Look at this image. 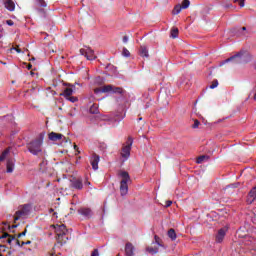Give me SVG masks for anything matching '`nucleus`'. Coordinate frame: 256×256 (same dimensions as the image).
I'll return each instance as SVG.
<instances>
[{
  "label": "nucleus",
  "mask_w": 256,
  "mask_h": 256,
  "mask_svg": "<svg viewBox=\"0 0 256 256\" xmlns=\"http://www.w3.org/2000/svg\"><path fill=\"white\" fill-rule=\"evenodd\" d=\"M123 43H127V41H129V37L127 36H124L123 39H122Z\"/></svg>",
  "instance_id": "nucleus-44"
},
{
  "label": "nucleus",
  "mask_w": 256,
  "mask_h": 256,
  "mask_svg": "<svg viewBox=\"0 0 256 256\" xmlns=\"http://www.w3.org/2000/svg\"><path fill=\"white\" fill-rule=\"evenodd\" d=\"M204 161H209V156L207 155L199 156L196 160V163H198V165H201V163H203Z\"/></svg>",
  "instance_id": "nucleus-23"
},
{
  "label": "nucleus",
  "mask_w": 256,
  "mask_h": 256,
  "mask_svg": "<svg viewBox=\"0 0 256 256\" xmlns=\"http://www.w3.org/2000/svg\"><path fill=\"white\" fill-rule=\"evenodd\" d=\"M39 12H40V13H45V10L40 9Z\"/></svg>",
  "instance_id": "nucleus-49"
},
{
  "label": "nucleus",
  "mask_w": 256,
  "mask_h": 256,
  "mask_svg": "<svg viewBox=\"0 0 256 256\" xmlns=\"http://www.w3.org/2000/svg\"><path fill=\"white\" fill-rule=\"evenodd\" d=\"M97 93H114L115 95H123V93H125V90L122 87L105 85L97 88Z\"/></svg>",
  "instance_id": "nucleus-7"
},
{
  "label": "nucleus",
  "mask_w": 256,
  "mask_h": 256,
  "mask_svg": "<svg viewBox=\"0 0 256 256\" xmlns=\"http://www.w3.org/2000/svg\"><path fill=\"white\" fill-rule=\"evenodd\" d=\"M90 163L92 165V169L97 171V154H93V156L90 158Z\"/></svg>",
  "instance_id": "nucleus-18"
},
{
  "label": "nucleus",
  "mask_w": 256,
  "mask_h": 256,
  "mask_svg": "<svg viewBox=\"0 0 256 256\" xmlns=\"http://www.w3.org/2000/svg\"><path fill=\"white\" fill-rule=\"evenodd\" d=\"M97 163H99V156H97Z\"/></svg>",
  "instance_id": "nucleus-52"
},
{
  "label": "nucleus",
  "mask_w": 256,
  "mask_h": 256,
  "mask_svg": "<svg viewBox=\"0 0 256 256\" xmlns=\"http://www.w3.org/2000/svg\"><path fill=\"white\" fill-rule=\"evenodd\" d=\"M9 151H10L9 148H7L2 152V154L0 155V163H2V161H5V159H7V156L9 155Z\"/></svg>",
  "instance_id": "nucleus-26"
},
{
  "label": "nucleus",
  "mask_w": 256,
  "mask_h": 256,
  "mask_svg": "<svg viewBox=\"0 0 256 256\" xmlns=\"http://www.w3.org/2000/svg\"><path fill=\"white\" fill-rule=\"evenodd\" d=\"M191 5V1L189 0H183L182 1V5H180L182 7V9H189V6Z\"/></svg>",
  "instance_id": "nucleus-30"
},
{
  "label": "nucleus",
  "mask_w": 256,
  "mask_h": 256,
  "mask_svg": "<svg viewBox=\"0 0 256 256\" xmlns=\"http://www.w3.org/2000/svg\"><path fill=\"white\" fill-rule=\"evenodd\" d=\"M171 205H173V201L171 200L166 201L165 207H171Z\"/></svg>",
  "instance_id": "nucleus-40"
},
{
  "label": "nucleus",
  "mask_w": 256,
  "mask_h": 256,
  "mask_svg": "<svg viewBox=\"0 0 256 256\" xmlns=\"http://www.w3.org/2000/svg\"><path fill=\"white\" fill-rule=\"evenodd\" d=\"M98 147L100 151H105V149H107V144H105L104 142H101L98 144Z\"/></svg>",
  "instance_id": "nucleus-33"
},
{
  "label": "nucleus",
  "mask_w": 256,
  "mask_h": 256,
  "mask_svg": "<svg viewBox=\"0 0 256 256\" xmlns=\"http://www.w3.org/2000/svg\"><path fill=\"white\" fill-rule=\"evenodd\" d=\"M225 235H227V228L219 229L218 233L216 234V243H223Z\"/></svg>",
  "instance_id": "nucleus-10"
},
{
  "label": "nucleus",
  "mask_w": 256,
  "mask_h": 256,
  "mask_svg": "<svg viewBox=\"0 0 256 256\" xmlns=\"http://www.w3.org/2000/svg\"><path fill=\"white\" fill-rule=\"evenodd\" d=\"M141 119H143V118H139V121H141Z\"/></svg>",
  "instance_id": "nucleus-57"
},
{
  "label": "nucleus",
  "mask_w": 256,
  "mask_h": 256,
  "mask_svg": "<svg viewBox=\"0 0 256 256\" xmlns=\"http://www.w3.org/2000/svg\"><path fill=\"white\" fill-rule=\"evenodd\" d=\"M118 175L122 178L120 181V194L122 197H125L127 193H129V181H131V176H129V172L120 171Z\"/></svg>",
  "instance_id": "nucleus-4"
},
{
  "label": "nucleus",
  "mask_w": 256,
  "mask_h": 256,
  "mask_svg": "<svg viewBox=\"0 0 256 256\" xmlns=\"http://www.w3.org/2000/svg\"><path fill=\"white\" fill-rule=\"evenodd\" d=\"M80 53L81 55H84L86 57V59H88V61H93V59L96 58L95 56V52L91 49H80Z\"/></svg>",
  "instance_id": "nucleus-9"
},
{
  "label": "nucleus",
  "mask_w": 256,
  "mask_h": 256,
  "mask_svg": "<svg viewBox=\"0 0 256 256\" xmlns=\"http://www.w3.org/2000/svg\"><path fill=\"white\" fill-rule=\"evenodd\" d=\"M2 241H4V243H8V245H11V243L15 241V236L9 234V236H7L5 239H2Z\"/></svg>",
  "instance_id": "nucleus-27"
},
{
  "label": "nucleus",
  "mask_w": 256,
  "mask_h": 256,
  "mask_svg": "<svg viewBox=\"0 0 256 256\" xmlns=\"http://www.w3.org/2000/svg\"><path fill=\"white\" fill-rule=\"evenodd\" d=\"M249 197L252 199V201H250V203H253V200L256 199V186L253 187L250 192H249Z\"/></svg>",
  "instance_id": "nucleus-28"
},
{
  "label": "nucleus",
  "mask_w": 256,
  "mask_h": 256,
  "mask_svg": "<svg viewBox=\"0 0 256 256\" xmlns=\"http://www.w3.org/2000/svg\"><path fill=\"white\" fill-rule=\"evenodd\" d=\"M67 141H71V140H69V139H66V143H67Z\"/></svg>",
  "instance_id": "nucleus-54"
},
{
  "label": "nucleus",
  "mask_w": 256,
  "mask_h": 256,
  "mask_svg": "<svg viewBox=\"0 0 256 256\" xmlns=\"http://www.w3.org/2000/svg\"><path fill=\"white\" fill-rule=\"evenodd\" d=\"M91 256H97V249H94Z\"/></svg>",
  "instance_id": "nucleus-46"
},
{
  "label": "nucleus",
  "mask_w": 256,
  "mask_h": 256,
  "mask_svg": "<svg viewBox=\"0 0 256 256\" xmlns=\"http://www.w3.org/2000/svg\"><path fill=\"white\" fill-rule=\"evenodd\" d=\"M7 237H10L9 236V233L7 232H4L3 235L0 236V248L1 249H5V245H3V243H5V241H3V239H7Z\"/></svg>",
  "instance_id": "nucleus-20"
},
{
  "label": "nucleus",
  "mask_w": 256,
  "mask_h": 256,
  "mask_svg": "<svg viewBox=\"0 0 256 256\" xmlns=\"http://www.w3.org/2000/svg\"><path fill=\"white\" fill-rule=\"evenodd\" d=\"M4 5L8 11H15V2L13 0H6Z\"/></svg>",
  "instance_id": "nucleus-15"
},
{
  "label": "nucleus",
  "mask_w": 256,
  "mask_h": 256,
  "mask_svg": "<svg viewBox=\"0 0 256 256\" xmlns=\"http://www.w3.org/2000/svg\"><path fill=\"white\" fill-rule=\"evenodd\" d=\"M32 61H35V58H32Z\"/></svg>",
  "instance_id": "nucleus-55"
},
{
  "label": "nucleus",
  "mask_w": 256,
  "mask_h": 256,
  "mask_svg": "<svg viewBox=\"0 0 256 256\" xmlns=\"http://www.w3.org/2000/svg\"><path fill=\"white\" fill-rule=\"evenodd\" d=\"M87 117L90 119V121L97 120V98L93 94H91L88 98Z\"/></svg>",
  "instance_id": "nucleus-2"
},
{
  "label": "nucleus",
  "mask_w": 256,
  "mask_h": 256,
  "mask_svg": "<svg viewBox=\"0 0 256 256\" xmlns=\"http://www.w3.org/2000/svg\"><path fill=\"white\" fill-rule=\"evenodd\" d=\"M168 237L171 239V241H175V239H177V233L175 232V229L171 228L168 230Z\"/></svg>",
  "instance_id": "nucleus-19"
},
{
  "label": "nucleus",
  "mask_w": 256,
  "mask_h": 256,
  "mask_svg": "<svg viewBox=\"0 0 256 256\" xmlns=\"http://www.w3.org/2000/svg\"><path fill=\"white\" fill-rule=\"evenodd\" d=\"M79 215H82V217H85L86 219H90V217H93V211L91 208H80L78 210Z\"/></svg>",
  "instance_id": "nucleus-11"
},
{
  "label": "nucleus",
  "mask_w": 256,
  "mask_h": 256,
  "mask_svg": "<svg viewBox=\"0 0 256 256\" xmlns=\"http://www.w3.org/2000/svg\"><path fill=\"white\" fill-rule=\"evenodd\" d=\"M125 256H135V246L130 242L125 245Z\"/></svg>",
  "instance_id": "nucleus-12"
},
{
  "label": "nucleus",
  "mask_w": 256,
  "mask_h": 256,
  "mask_svg": "<svg viewBox=\"0 0 256 256\" xmlns=\"http://www.w3.org/2000/svg\"><path fill=\"white\" fill-rule=\"evenodd\" d=\"M27 69H28V71H31V69H33V65L32 64H28L27 65Z\"/></svg>",
  "instance_id": "nucleus-45"
},
{
  "label": "nucleus",
  "mask_w": 256,
  "mask_h": 256,
  "mask_svg": "<svg viewBox=\"0 0 256 256\" xmlns=\"http://www.w3.org/2000/svg\"><path fill=\"white\" fill-rule=\"evenodd\" d=\"M74 149H75V151H77V153H80L79 152V147L77 145H74Z\"/></svg>",
  "instance_id": "nucleus-47"
},
{
  "label": "nucleus",
  "mask_w": 256,
  "mask_h": 256,
  "mask_svg": "<svg viewBox=\"0 0 256 256\" xmlns=\"http://www.w3.org/2000/svg\"><path fill=\"white\" fill-rule=\"evenodd\" d=\"M234 3H239L240 7H245V0H234Z\"/></svg>",
  "instance_id": "nucleus-37"
},
{
  "label": "nucleus",
  "mask_w": 256,
  "mask_h": 256,
  "mask_svg": "<svg viewBox=\"0 0 256 256\" xmlns=\"http://www.w3.org/2000/svg\"><path fill=\"white\" fill-rule=\"evenodd\" d=\"M54 254L52 253V254H50V256H53Z\"/></svg>",
  "instance_id": "nucleus-56"
},
{
  "label": "nucleus",
  "mask_w": 256,
  "mask_h": 256,
  "mask_svg": "<svg viewBox=\"0 0 256 256\" xmlns=\"http://www.w3.org/2000/svg\"><path fill=\"white\" fill-rule=\"evenodd\" d=\"M43 137V134H40L38 138L27 144V149L32 155H37L43 151Z\"/></svg>",
  "instance_id": "nucleus-3"
},
{
  "label": "nucleus",
  "mask_w": 256,
  "mask_h": 256,
  "mask_svg": "<svg viewBox=\"0 0 256 256\" xmlns=\"http://www.w3.org/2000/svg\"><path fill=\"white\" fill-rule=\"evenodd\" d=\"M23 245H31V241H29V240L26 242L22 241L20 246L23 247Z\"/></svg>",
  "instance_id": "nucleus-43"
},
{
  "label": "nucleus",
  "mask_w": 256,
  "mask_h": 256,
  "mask_svg": "<svg viewBox=\"0 0 256 256\" xmlns=\"http://www.w3.org/2000/svg\"><path fill=\"white\" fill-rule=\"evenodd\" d=\"M54 228L57 235V244L60 245V247H63V245H65V243H67L69 239V237L67 236V226H65V224H57L56 226H54Z\"/></svg>",
  "instance_id": "nucleus-1"
},
{
  "label": "nucleus",
  "mask_w": 256,
  "mask_h": 256,
  "mask_svg": "<svg viewBox=\"0 0 256 256\" xmlns=\"http://www.w3.org/2000/svg\"><path fill=\"white\" fill-rule=\"evenodd\" d=\"M122 55L124 57H130L131 53L129 52V50L127 48H123Z\"/></svg>",
  "instance_id": "nucleus-34"
},
{
  "label": "nucleus",
  "mask_w": 256,
  "mask_h": 256,
  "mask_svg": "<svg viewBox=\"0 0 256 256\" xmlns=\"http://www.w3.org/2000/svg\"><path fill=\"white\" fill-rule=\"evenodd\" d=\"M31 209V204L20 205L18 210L15 212L14 223H17L19 219H27V217L31 215Z\"/></svg>",
  "instance_id": "nucleus-5"
},
{
  "label": "nucleus",
  "mask_w": 256,
  "mask_h": 256,
  "mask_svg": "<svg viewBox=\"0 0 256 256\" xmlns=\"http://www.w3.org/2000/svg\"><path fill=\"white\" fill-rule=\"evenodd\" d=\"M146 251H148V253H150L151 255H155L156 253H159V248L150 246L146 248Z\"/></svg>",
  "instance_id": "nucleus-25"
},
{
  "label": "nucleus",
  "mask_w": 256,
  "mask_h": 256,
  "mask_svg": "<svg viewBox=\"0 0 256 256\" xmlns=\"http://www.w3.org/2000/svg\"><path fill=\"white\" fill-rule=\"evenodd\" d=\"M182 9H183V8H182L181 4H178V5H176V6L174 7L172 13H173L174 15H179V13H181Z\"/></svg>",
  "instance_id": "nucleus-29"
},
{
  "label": "nucleus",
  "mask_w": 256,
  "mask_h": 256,
  "mask_svg": "<svg viewBox=\"0 0 256 256\" xmlns=\"http://www.w3.org/2000/svg\"><path fill=\"white\" fill-rule=\"evenodd\" d=\"M48 139H50V141H61V139H63V134L51 132L48 134Z\"/></svg>",
  "instance_id": "nucleus-13"
},
{
  "label": "nucleus",
  "mask_w": 256,
  "mask_h": 256,
  "mask_svg": "<svg viewBox=\"0 0 256 256\" xmlns=\"http://www.w3.org/2000/svg\"><path fill=\"white\" fill-rule=\"evenodd\" d=\"M61 95L62 97H65V99L71 97V95H73V88H65Z\"/></svg>",
  "instance_id": "nucleus-17"
},
{
  "label": "nucleus",
  "mask_w": 256,
  "mask_h": 256,
  "mask_svg": "<svg viewBox=\"0 0 256 256\" xmlns=\"http://www.w3.org/2000/svg\"><path fill=\"white\" fill-rule=\"evenodd\" d=\"M13 169H15V159L10 158L6 163V171L7 173H13Z\"/></svg>",
  "instance_id": "nucleus-14"
},
{
  "label": "nucleus",
  "mask_w": 256,
  "mask_h": 256,
  "mask_svg": "<svg viewBox=\"0 0 256 256\" xmlns=\"http://www.w3.org/2000/svg\"><path fill=\"white\" fill-rule=\"evenodd\" d=\"M6 23L9 25V27H13L14 25L13 20H7Z\"/></svg>",
  "instance_id": "nucleus-41"
},
{
  "label": "nucleus",
  "mask_w": 256,
  "mask_h": 256,
  "mask_svg": "<svg viewBox=\"0 0 256 256\" xmlns=\"http://www.w3.org/2000/svg\"><path fill=\"white\" fill-rule=\"evenodd\" d=\"M131 147H133V138L130 136L126 144L122 147L121 157H123V159H129V157H131Z\"/></svg>",
  "instance_id": "nucleus-8"
},
{
  "label": "nucleus",
  "mask_w": 256,
  "mask_h": 256,
  "mask_svg": "<svg viewBox=\"0 0 256 256\" xmlns=\"http://www.w3.org/2000/svg\"><path fill=\"white\" fill-rule=\"evenodd\" d=\"M139 53H140V57H146V58L149 57V50L147 49V46H141Z\"/></svg>",
  "instance_id": "nucleus-16"
},
{
  "label": "nucleus",
  "mask_w": 256,
  "mask_h": 256,
  "mask_svg": "<svg viewBox=\"0 0 256 256\" xmlns=\"http://www.w3.org/2000/svg\"><path fill=\"white\" fill-rule=\"evenodd\" d=\"M235 61V63H249L251 61V54L249 52L240 51L236 55L225 60V63Z\"/></svg>",
  "instance_id": "nucleus-6"
},
{
  "label": "nucleus",
  "mask_w": 256,
  "mask_h": 256,
  "mask_svg": "<svg viewBox=\"0 0 256 256\" xmlns=\"http://www.w3.org/2000/svg\"><path fill=\"white\" fill-rule=\"evenodd\" d=\"M72 187H74V189H83V182L76 180L72 183Z\"/></svg>",
  "instance_id": "nucleus-22"
},
{
  "label": "nucleus",
  "mask_w": 256,
  "mask_h": 256,
  "mask_svg": "<svg viewBox=\"0 0 256 256\" xmlns=\"http://www.w3.org/2000/svg\"><path fill=\"white\" fill-rule=\"evenodd\" d=\"M199 125H201V122L199 120H194V124L192 125V129H197L199 128Z\"/></svg>",
  "instance_id": "nucleus-36"
},
{
  "label": "nucleus",
  "mask_w": 256,
  "mask_h": 256,
  "mask_svg": "<svg viewBox=\"0 0 256 256\" xmlns=\"http://www.w3.org/2000/svg\"><path fill=\"white\" fill-rule=\"evenodd\" d=\"M94 93H97V88H94Z\"/></svg>",
  "instance_id": "nucleus-51"
},
{
  "label": "nucleus",
  "mask_w": 256,
  "mask_h": 256,
  "mask_svg": "<svg viewBox=\"0 0 256 256\" xmlns=\"http://www.w3.org/2000/svg\"><path fill=\"white\" fill-rule=\"evenodd\" d=\"M16 245H18L19 247H21V241H19L18 239H16Z\"/></svg>",
  "instance_id": "nucleus-48"
},
{
  "label": "nucleus",
  "mask_w": 256,
  "mask_h": 256,
  "mask_svg": "<svg viewBox=\"0 0 256 256\" xmlns=\"http://www.w3.org/2000/svg\"><path fill=\"white\" fill-rule=\"evenodd\" d=\"M170 37H172V39H177V37H179V28H172Z\"/></svg>",
  "instance_id": "nucleus-21"
},
{
  "label": "nucleus",
  "mask_w": 256,
  "mask_h": 256,
  "mask_svg": "<svg viewBox=\"0 0 256 256\" xmlns=\"http://www.w3.org/2000/svg\"><path fill=\"white\" fill-rule=\"evenodd\" d=\"M40 7H47V3L44 0H39Z\"/></svg>",
  "instance_id": "nucleus-39"
},
{
  "label": "nucleus",
  "mask_w": 256,
  "mask_h": 256,
  "mask_svg": "<svg viewBox=\"0 0 256 256\" xmlns=\"http://www.w3.org/2000/svg\"><path fill=\"white\" fill-rule=\"evenodd\" d=\"M247 27H242V28H239L238 31H237V35L239 37H245V35H247Z\"/></svg>",
  "instance_id": "nucleus-24"
},
{
  "label": "nucleus",
  "mask_w": 256,
  "mask_h": 256,
  "mask_svg": "<svg viewBox=\"0 0 256 256\" xmlns=\"http://www.w3.org/2000/svg\"><path fill=\"white\" fill-rule=\"evenodd\" d=\"M10 51H16V53H21V49L15 47L11 48Z\"/></svg>",
  "instance_id": "nucleus-42"
},
{
  "label": "nucleus",
  "mask_w": 256,
  "mask_h": 256,
  "mask_svg": "<svg viewBox=\"0 0 256 256\" xmlns=\"http://www.w3.org/2000/svg\"><path fill=\"white\" fill-rule=\"evenodd\" d=\"M50 213H53V209H50Z\"/></svg>",
  "instance_id": "nucleus-53"
},
{
  "label": "nucleus",
  "mask_w": 256,
  "mask_h": 256,
  "mask_svg": "<svg viewBox=\"0 0 256 256\" xmlns=\"http://www.w3.org/2000/svg\"><path fill=\"white\" fill-rule=\"evenodd\" d=\"M218 86H219V81L214 80V81L212 82V84H211L209 87H210V89H215V88H217Z\"/></svg>",
  "instance_id": "nucleus-35"
},
{
  "label": "nucleus",
  "mask_w": 256,
  "mask_h": 256,
  "mask_svg": "<svg viewBox=\"0 0 256 256\" xmlns=\"http://www.w3.org/2000/svg\"><path fill=\"white\" fill-rule=\"evenodd\" d=\"M97 119H98V121H109L108 116H103L99 112H98V115H97Z\"/></svg>",
  "instance_id": "nucleus-31"
},
{
  "label": "nucleus",
  "mask_w": 256,
  "mask_h": 256,
  "mask_svg": "<svg viewBox=\"0 0 256 256\" xmlns=\"http://www.w3.org/2000/svg\"><path fill=\"white\" fill-rule=\"evenodd\" d=\"M17 225H12V229H16Z\"/></svg>",
  "instance_id": "nucleus-50"
},
{
  "label": "nucleus",
  "mask_w": 256,
  "mask_h": 256,
  "mask_svg": "<svg viewBox=\"0 0 256 256\" xmlns=\"http://www.w3.org/2000/svg\"><path fill=\"white\" fill-rule=\"evenodd\" d=\"M27 227H29V225L26 226L25 230L22 233L18 234V238L25 237V235H27Z\"/></svg>",
  "instance_id": "nucleus-38"
},
{
  "label": "nucleus",
  "mask_w": 256,
  "mask_h": 256,
  "mask_svg": "<svg viewBox=\"0 0 256 256\" xmlns=\"http://www.w3.org/2000/svg\"><path fill=\"white\" fill-rule=\"evenodd\" d=\"M66 99H67V101H70V103H77V101H79V98H77L75 96H70Z\"/></svg>",
  "instance_id": "nucleus-32"
}]
</instances>
